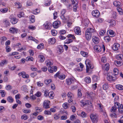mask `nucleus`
I'll return each instance as SVG.
<instances>
[{
    "label": "nucleus",
    "instance_id": "a18cd8bd",
    "mask_svg": "<svg viewBox=\"0 0 123 123\" xmlns=\"http://www.w3.org/2000/svg\"><path fill=\"white\" fill-rule=\"evenodd\" d=\"M35 110L36 111L38 112L39 113L42 111V109L40 107H36L35 108Z\"/></svg>",
    "mask_w": 123,
    "mask_h": 123
},
{
    "label": "nucleus",
    "instance_id": "39448f33",
    "mask_svg": "<svg viewBox=\"0 0 123 123\" xmlns=\"http://www.w3.org/2000/svg\"><path fill=\"white\" fill-rule=\"evenodd\" d=\"M95 31V29L91 28H88L86 31V32L88 34L92 35Z\"/></svg>",
    "mask_w": 123,
    "mask_h": 123
},
{
    "label": "nucleus",
    "instance_id": "603ef678",
    "mask_svg": "<svg viewBox=\"0 0 123 123\" xmlns=\"http://www.w3.org/2000/svg\"><path fill=\"white\" fill-rule=\"evenodd\" d=\"M113 72L115 75H117L118 74V69L116 68H115L113 69Z\"/></svg>",
    "mask_w": 123,
    "mask_h": 123
},
{
    "label": "nucleus",
    "instance_id": "f8f14e48",
    "mask_svg": "<svg viewBox=\"0 0 123 123\" xmlns=\"http://www.w3.org/2000/svg\"><path fill=\"white\" fill-rule=\"evenodd\" d=\"M92 40L94 43L96 44H98L99 42V38L95 36H93L92 37Z\"/></svg>",
    "mask_w": 123,
    "mask_h": 123
},
{
    "label": "nucleus",
    "instance_id": "f03ea898",
    "mask_svg": "<svg viewBox=\"0 0 123 123\" xmlns=\"http://www.w3.org/2000/svg\"><path fill=\"white\" fill-rule=\"evenodd\" d=\"M90 118L92 123H96L98 122V116L97 114H92L90 115Z\"/></svg>",
    "mask_w": 123,
    "mask_h": 123
},
{
    "label": "nucleus",
    "instance_id": "6ab92c4d",
    "mask_svg": "<svg viewBox=\"0 0 123 123\" xmlns=\"http://www.w3.org/2000/svg\"><path fill=\"white\" fill-rule=\"evenodd\" d=\"M8 62V61L6 60H4L1 61L0 62V66H3L4 65L6 64Z\"/></svg>",
    "mask_w": 123,
    "mask_h": 123
},
{
    "label": "nucleus",
    "instance_id": "aec40b11",
    "mask_svg": "<svg viewBox=\"0 0 123 123\" xmlns=\"http://www.w3.org/2000/svg\"><path fill=\"white\" fill-rule=\"evenodd\" d=\"M10 21L12 24H15L17 22L18 20L16 18H11Z\"/></svg>",
    "mask_w": 123,
    "mask_h": 123
},
{
    "label": "nucleus",
    "instance_id": "c9c22d12",
    "mask_svg": "<svg viewBox=\"0 0 123 123\" xmlns=\"http://www.w3.org/2000/svg\"><path fill=\"white\" fill-rule=\"evenodd\" d=\"M0 93L1 96L2 97H4L6 94L5 91L3 90H0Z\"/></svg>",
    "mask_w": 123,
    "mask_h": 123
},
{
    "label": "nucleus",
    "instance_id": "6e6d98bb",
    "mask_svg": "<svg viewBox=\"0 0 123 123\" xmlns=\"http://www.w3.org/2000/svg\"><path fill=\"white\" fill-rule=\"evenodd\" d=\"M49 67L51 68V69L53 70L54 72H56L57 69V67L55 66H52V67Z\"/></svg>",
    "mask_w": 123,
    "mask_h": 123
},
{
    "label": "nucleus",
    "instance_id": "f704fd0d",
    "mask_svg": "<svg viewBox=\"0 0 123 123\" xmlns=\"http://www.w3.org/2000/svg\"><path fill=\"white\" fill-rule=\"evenodd\" d=\"M80 54L83 56L85 57H87L88 55V53L87 52H86L83 51H81Z\"/></svg>",
    "mask_w": 123,
    "mask_h": 123
},
{
    "label": "nucleus",
    "instance_id": "58836bf2",
    "mask_svg": "<svg viewBox=\"0 0 123 123\" xmlns=\"http://www.w3.org/2000/svg\"><path fill=\"white\" fill-rule=\"evenodd\" d=\"M7 101L10 102H12L14 101L13 98L12 97L10 96L8 97L7 98Z\"/></svg>",
    "mask_w": 123,
    "mask_h": 123
},
{
    "label": "nucleus",
    "instance_id": "c756f323",
    "mask_svg": "<svg viewBox=\"0 0 123 123\" xmlns=\"http://www.w3.org/2000/svg\"><path fill=\"white\" fill-rule=\"evenodd\" d=\"M67 96L68 98L69 99H73L74 97V95L73 93L70 92H69L68 93Z\"/></svg>",
    "mask_w": 123,
    "mask_h": 123
},
{
    "label": "nucleus",
    "instance_id": "2f4dec72",
    "mask_svg": "<svg viewBox=\"0 0 123 123\" xmlns=\"http://www.w3.org/2000/svg\"><path fill=\"white\" fill-rule=\"evenodd\" d=\"M116 87L117 89L119 90H123V86L122 85L118 84L116 86Z\"/></svg>",
    "mask_w": 123,
    "mask_h": 123
},
{
    "label": "nucleus",
    "instance_id": "338daca9",
    "mask_svg": "<svg viewBox=\"0 0 123 123\" xmlns=\"http://www.w3.org/2000/svg\"><path fill=\"white\" fill-rule=\"evenodd\" d=\"M44 113L46 115H51V112L49 111H44Z\"/></svg>",
    "mask_w": 123,
    "mask_h": 123
},
{
    "label": "nucleus",
    "instance_id": "e2e57ef3",
    "mask_svg": "<svg viewBox=\"0 0 123 123\" xmlns=\"http://www.w3.org/2000/svg\"><path fill=\"white\" fill-rule=\"evenodd\" d=\"M65 77V75H60L59 76V78L61 80L64 79Z\"/></svg>",
    "mask_w": 123,
    "mask_h": 123
},
{
    "label": "nucleus",
    "instance_id": "e433bc0d",
    "mask_svg": "<svg viewBox=\"0 0 123 123\" xmlns=\"http://www.w3.org/2000/svg\"><path fill=\"white\" fill-rule=\"evenodd\" d=\"M109 22L111 24V25L112 26H113L115 25L116 24V22L115 21L113 20H111Z\"/></svg>",
    "mask_w": 123,
    "mask_h": 123
},
{
    "label": "nucleus",
    "instance_id": "3c124183",
    "mask_svg": "<svg viewBox=\"0 0 123 123\" xmlns=\"http://www.w3.org/2000/svg\"><path fill=\"white\" fill-rule=\"evenodd\" d=\"M98 106L99 109L100 110V111H103V107L101 103H99L98 104Z\"/></svg>",
    "mask_w": 123,
    "mask_h": 123
},
{
    "label": "nucleus",
    "instance_id": "cd10ccee",
    "mask_svg": "<svg viewBox=\"0 0 123 123\" xmlns=\"http://www.w3.org/2000/svg\"><path fill=\"white\" fill-rule=\"evenodd\" d=\"M63 107L65 109H67L69 107V104L65 102L63 104Z\"/></svg>",
    "mask_w": 123,
    "mask_h": 123
},
{
    "label": "nucleus",
    "instance_id": "20e7f679",
    "mask_svg": "<svg viewBox=\"0 0 123 123\" xmlns=\"http://www.w3.org/2000/svg\"><path fill=\"white\" fill-rule=\"evenodd\" d=\"M92 14L93 17L96 18L99 17L100 15L99 11L96 10H93L92 12Z\"/></svg>",
    "mask_w": 123,
    "mask_h": 123
},
{
    "label": "nucleus",
    "instance_id": "4be33fe9",
    "mask_svg": "<svg viewBox=\"0 0 123 123\" xmlns=\"http://www.w3.org/2000/svg\"><path fill=\"white\" fill-rule=\"evenodd\" d=\"M29 18L30 21L32 23H33L35 22V17L34 15H31L29 17Z\"/></svg>",
    "mask_w": 123,
    "mask_h": 123
},
{
    "label": "nucleus",
    "instance_id": "f257e3e1",
    "mask_svg": "<svg viewBox=\"0 0 123 123\" xmlns=\"http://www.w3.org/2000/svg\"><path fill=\"white\" fill-rule=\"evenodd\" d=\"M86 66V71L88 73L90 69H92L94 68V66L92 62L88 59L87 60L85 61Z\"/></svg>",
    "mask_w": 123,
    "mask_h": 123
},
{
    "label": "nucleus",
    "instance_id": "6e6552de",
    "mask_svg": "<svg viewBox=\"0 0 123 123\" xmlns=\"http://www.w3.org/2000/svg\"><path fill=\"white\" fill-rule=\"evenodd\" d=\"M52 25V24L51 23L47 22L44 24L43 25L46 29L49 30L51 29Z\"/></svg>",
    "mask_w": 123,
    "mask_h": 123
},
{
    "label": "nucleus",
    "instance_id": "dca6fc26",
    "mask_svg": "<svg viewBox=\"0 0 123 123\" xmlns=\"http://www.w3.org/2000/svg\"><path fill=\"white\" fill-rule=\"evenodd\" d=\"M66 84L68 85H70L74 82L73 79L71 78H70L66 80Z\"/></svg>",
    "mask_w": 123,
    "mask_h": 123
},
{
    "label": "nucleus",
    "instance_id": "1a4fd4ad",
    "mask_svg": "<svg viewBox=\"0 0 123 123\" xmlns=\"http://www.w3.org/2000/svg\"><path fill=\"white\" fill-rule=\"evenodd\" d=\"M107 80L109 81H114L116 80L115 78L111 75L110 73H108L107 74Z\"/></svg>",
    "mask_w": 123,
    "mask_h": 123
},
{
    "label": "nucleus",
    "instance_id": "864d4df0",
    "mask_svg": "<svg viewBox=\"0 0 123 123\" xmlns=\"http://www.w3.org/2000/svg\"><path fill=\"white\" fill-rule=\"evenodd\" d=\"M15 4L16 6H18V8H20L22 6L21 4L18 2H16L15 3Z\"/></svg>",
    "mask_w": 123,
    "mask_h": 123
},
{
    "label": "nucleus",
    "instance_id": "72a5a7b5",
    "mask_svg": "<svg viewBox=\"0 0 123 123\" xmlns=\"http://www.w3.org/2000/svg\"><path fill=\"white\" fill-rule=\"evenodd\" d=\"M113 4L115 6L118 7L120 6V3L119 1H115L114 2Z\"/></svg>",
    "mask_w": 123,
    "mask_h": 123
},
{
    "label": "nucleus",
    "instance_id": "9b49d317",
    "mask_svg": "<svg viewBox=\"0 0 123 123\" xmlns=\"http://www.w3.org/2000/svg\"><path fill=\"white\" fill-rule=\"evenodd\" d=\"M86 94L89 95L92 99H94V98L96 96V93L94 91L91 92L89 93L87 92Z\"/></svg>",
    "mask_w": 123,
    "mask_h": 123
},
{
    "label": "nucleus",
    "instance_id": "473e14b6",
    "mask_svg": "<svg viewBox=\"0 0 123 123\" xmlns=\"http://www.w3.org/2000/svg\"><path fill=\"white\" fill-rule=\"evenodd\" d=\"M8 10V9L7 8H1L0 9V11L2 13H5Z\"/></svg>",
    "mask_w": 123,
    "mask_h": 123
},
{
    "label": "nucleus",
    "instance_id": "4d7b16f0",
    "mask_svg": "<svg viewBox=\"0 0 123 123\" xmlns=\"http://www.w3.org/2000/svg\"><path fill=\"white\" fill-rule=\"evenodd\" d=\"M52 34L53 36H55L56 35L57 32L55 30H52L51 31Z\"/></svg>",
    "mask_w": 123,
    "mask_h": 123
},
{
    "label": "nucleus",
    "instance_id": "0eeeda50",
    "mask_svg": "<svg viewBox=\"0 0 123 123\" xmlns=\"http://www.w3.org/2000/svg\"><path fill=\"white\" fill-rule=\"evenodd\" d=\"M49 101L48 100L44 101L43 103V107L46 109L49 108Z\"/></svg>",
    "mask_w": 123,
    "mask_h": 123
},
{
    "label": "nucleus",
    "instance_id": "5701e85b",
    "mask_svg": "<svg viewBox=\"0 0 123 123\" xmlns=\"http://www.w3.org/2000/svg\"><path fill=\"white\" fill-rule=\"evenodd\" d=\"M49 43L54 44L56 42V40L54 38H52L49 39Z\"/></svg>",
    "mask_w": 123,
    "mask_h": 123
},
{
    "label": "nucleus",
    "instance_id": "393cba45",
    "mask_svg": "<svg viewBox=\"0 0 123 123\" xmlns=\"http://www.w3.org/2000/svg\"><path fill=\"white\" fill-rule=\"evenodd\" d=\"M38 58L40 61L41 62H43L45 60V58L43 55H38Z\"/></svg>",
    "mask_w": 123,
    "mask_h": 123
},
{
    "label": "nucleus",
    "instance_id": "c85d7f7f",
    "mask_svg": "<svg viewBox=\"0 0 123 123\" xmlns=\"http://www.w3.org/2000/svg\"><path fill=\"white\" fill-rule=\"evenodd\" d=\"M123 56L122 54H119L116 56V58L117 60L122 61V57Z\"/></svg>",
    "mask_w": 123,
    "mask_h": 123
},
{
    "label": "nucleus",
    "instance_id": "69168bd1",
    "mask_svg": "<svg viewBox=\"0 0 123 123\" xmlns=\"http://www.w3.org/2000/svg\"><path fill=\"white\" fill-rule=\"evenodd\" d=\"M80 102L81 103V106H84L87 104V103H86L83 100H81L80 101Z\"/></svg>",
    "mask_w": 123,
    "mask_h": 123
},
{
    "label": "nucleus",
    "instance_id": "49530a36",
    "mask_svg": "<svg viewBox=\"0 0 123 123\" xmlns=\"http://www.w3.org/2000/svg\"><path fill=\"white\" fill-rule=\"evenodd\" d=\"M106 32V31L105 30H101L99 32V34L101 36H103L105 33Z\"/></svg>",
    "mask_w": 123,
    "mask_h": 123
},
{
    "label": "nucleus",
    "instance_id": "9d476101",
    "mask_svg": "<svg viewBox=\"0 0 123 123\" xmlns=\"http://www.w3.org/2000/svg\"><path fill=\"white\" fill-rule=\"evenodd\" d=\"M74 31L75 33L77 35H80L81 34V31L80 27H75L74 29Z\"/></svg>",
    "mask_w": 123,
    "mask_h": 123
},
{
    "label": "nucleus",
    "instance_id": "4468645a",
    "mask_svg": "<svg viewBox=\"0 0 123 123\" xmlns=\"http://www.w3.org/2000/svg\"><path fill=\"white\" fill-rule=\"evenodd\" d=\"M120 45L118 43H114L112 49L114 50H117L119 48Z\"/></svg>",
    "mask_w": 123,
    "mask_h": 123
},
{
    "label": "nucleus",
    "instance_id": "f3484780",
    "mask_svg": "<svg viewBox=\"0 0 123 123\" xmlns=\"http://www.w3.org/2000/svg\"><path fill=\"white\" fill-rule=\"evenodd\" d=\"M66 12V11L65 9H63L62 11L61 12V18L63 19L66 20V19L65 17L64 14Z\"/></svg>",
    "mask_w": 123,
    "mask_h": 123
},
{
    "label": "nucleus",
    "instance_id": "7ed1b4c3",
    "mask_svg": "<svg viewBox=\"0 0 123 123\" xmlns=\"http://www.w3.org/2000/svg\"><path fill=\"white\" fill-rule=\"evenodd\" d=\"M94 49L96 51L98 52H100L103 49V51L105 50V47L104 45H102V48L99 45H97L95 46L94 48Z\"/></svg>",
    "mask_w": 123,
    "mask_h": 123
},
{
    "label": "nucleus",
    "instance_id": "de8ad7c7",
    "mask_svg": "<svg viewBox=\"0 0 123 123\" xmlns=\"http://www.w3.org/2000/svg\"><path fill=\"white\" fill-rule=\"evenodd\" d=\"M117 10L120 15L122 14L123 11L121 8L118 7L117 8Z\"/></svg>",
    "mask_w": 123,
    "mask_h": 123
},
{
    "label": "nucleus",
    "instance_id": "680f3d73",
    "mask_svg": "<svg viewBox=\"0 0 123 123\" xmlns=\"http://www.w3.org/2000/svg\"><path fill=\"white\" fill-rule=\"evenodd\" d=\"M28 117L26 115H24L21 116V118L22 119L26 120L28 119Z\"/></svg>",
    "mask_w": 123,
    "mask_h": 123
},
{
    "label": "nucleus",
    "instance_id": "a211bd4d",
    "mask_svg": "<svg viewBox=\"0 0 123 123\" xmlns=\"http://www.w3.org/2000/svg\"><path fill=\"white\" fill-rule=\"evenodd\" d=\"M92 79L94 82H97L99 80V78L98 76L94 75L92 77Z\"/></svg>",
    "mask_w": 123,
    "mask_h": 123
},
{
    "label": "nucleus",
    "instance_id": "a19ab883",
    "mask_svg": "<svg viewBox=\"0 0 123 123\" xmlns=\"http://www.w3.org/2000/svg\"><path fill=\"white\" fill-rule=\"evenodd\" d=\"M118 111L119 112L121 113H123V105L121 104L119 108H118Z\"/></svg>",
    "mask_w": 123,
    "mask_h": 123
},
{
    "label": "nucleus",
    "instance_id": "bf43d9fd",
    "mask_svg": "<svg viewBox=\"0 0 123 123\" xmlns=\"http://www.w3.org/2000/svg\"><path fill=\"white\" fill-rule=\"evenodd\" d=\"M5 88L6 90H9L12 88V87L10 85H8L6 86Z\"/></svg>",
    "mask_w": 123,
    "mask_h": 123
},
{
    "label": "nucleus",
    "instance_id": "79ce46f5",
    "mask_svg": "<svg viewBox=\"0 0 123 123\" xmlns=\"http://www.w3.org/2000/svg\"><path fill=\"white\" fill-rule=\"evenodd\" d=\"M54 96V94L53 92H50L49 93V96L51 98L53 99Z\"/></svg>",
    "mask_w": 123,
    "mask_h": 123
},
{
    "label": "nucleus",
    "instance_id": "052dcab7",
    "mask_svg": "<svg viewBox=\"0 0 123 123\" xmlns=\"http://www.w3.org/2000/svg\"><path fill=\"white\" fill-rule=\"evenodd\" d=\"M24 13L23 12H20V13L18 14L17 15L19 18H21L22 17H24Z\"/></svg>",
    "mask_w": 123,
    "mask_h": 123
},
{
    "label": "nucleus",
    "instance_id": "0e129e2a",
    "mask_svg": "<svg viewBox=\"0 0 123 123\" xmlns=\"http://www.w3.org/2000/svg\"><path fill=\"white\" fill-rule=\"evenodd\" d=\"M115 106L116 108L117 109V108H119L120 107V103H115V105L113 106Z\"/></svg>",
    "mask_w": 123,
    "mask_h": 123
},
{
    "label": "nucleus",
    "instance_id": "412c9836",
    "mask_svg": "<svg viewBox=\"0 0 123 123\" xmlns=\"http://www.w3.org/2000/svg\"><path fill=\"white\" fill-rule=\"evenodd\" d=\"M107 33L111 36V37H113L115 35V33L114 31L111 30H109L107 32Z\"/></svg>",
    "mask_w": 123,
    "mask_h": 123
},
{
    "label": "nucleus",
    "instance_id": "774afa93",
    "mask_svg": "<svg viewBox=\"0 0 123 123\" xmlns=\"http://www.w3.org/2000/svg\"><path fill=\"white\" fill-rule=\"evenodd\" d=\"M119 123H123V116L120 117V119L118 121Z\"/></svg>",
    "mask_w": 123,
    "mask_h": 123
},
{
    "label": "nucleus",
    "instance_id": "423d86ee",
    "mask_svg": "<svg viewBox=\"0 0 123 123\" xmlns=\"http://www.w3.org/2000/svg\"><path fill=\"white\" fill-rule=\"evenodd\" d=\"M18 74L19 76H21L24 78L28 79L29 78V76L28 74H26L25 72H22L19 73Z\"/></svg>",
    "mask_w": 123,
    "mask_h": 123
},
{
    "label": "nucleus",
    "instance_id": "4c0bfd02",
    "mask_svg": "<svg viewBox=\"0 0 123 123\" xmlns=\"http://www.w3.org/2000/svg\"><path fill=\"white\" fill-rule=\"evenodd\" d=\"M72 2V4L75 5H77L78 3V0H70Z\"/></svg>",
    "mask_w": 123,
    "mask_h": 123
},
{
    "label": "nucleus",
    "instance_id": "13d9d810",
    "mask_svg": "<svg viewBox=\"0 0 123 123\" xmlns=\"http://www.w3.org/2000/svg\"><path fill=\"white\" fill-rule=\"evenodd\" d=\"M52 81V80L51 79H47L45 80V82L46 84H49Z\"/></svg>",
    "mask_w": 123,
    "mask_h": 123
},
{
    "label": "nucleus",
    "instance_id": "7c9ffc66",
    "mask_svg": "<svg viewBox=\"0 0 123 123\" xmlns=\"http://www.w3.org/2000/svg\"><path fill=\"white\" fill-rule=\"evenodd\" d=\"M92 35L91 34H89L85 32L86 37L87 40H89L91 39Z\"/></svg>",
    "mask_w": 123,
    "mask_h": 123
},
{
    "label": "nucleus",
    "instance_id": "8fccbe9b",
    "mask_svg": "<svg viewBox=\"0 0 123 123\" xmlns=\"http://www.w3.org/2000/svg\"><path fill=\"white\" fill-rule=\"evenodd\" d=\"M104 20V19L101 18H98L96 21V22L98 23H102Z\"/></svg>",
    "mask_w": 123,
    "mask_h": 123
},
{
    "label": "nucleus",
    "instance_id": "b1692460",
    "mask_svg": "<svg viewBox=\"0 0 123 123\" xmlns=\"http://www.w3.org/2000/svg\"><path fill=\"white\" fill-rule=\"evenodd\" d=\"M115 64L117 66H120L122 64V61H115L114 62Z\"/></svg>",
    "mask_w": 123,
    "mask_h": 123
},
{
    "label": "nucleus",
    "instance_id": "2eb2a0df",
    "mask_svg": "<svg viewBox=\"0 0 123 123\" xmlns=\"http://www.w3.org/2000/svg\"><path fill=\"white\" fill-rule=\"evenodd\" d=\"M60 23V22L59 21H55L53 24V25L54 28H57L59 27Z\"/></svg>",
    "mask_w": 123,
    "mask_h": 123
},
{
    "label": "nucleus",
    "instance_id": "ea45409f",
    "mask_svg": "<svg viewBox=\"0 0 123 123\" xmlns=\"http://www.w3.org/2000/svg\"><path fill=\"white\" fill-rule=\"evenodd\" d=\"M73 42V40L71 39H67L64 42L65 44H69Z\"/></svg>",
    "mask_w": 123,
    "mask_h": 123
},
{
    "label": "nucleus",
    "instance_id": "bb28decb",
    "mask_svg": "<svg viewBox=\"0 0 123 123\" xmlns=\"http://www.w3.org/2000/svg\"><path fill=\"white\" fill-rule=\"evenodd\" d=\"M46 66L49 67L50 65H52L53 64V62L49 60H47L46 61Z\"/></svg>",
    "mask_w": 123,
    "mask_h": 123
},
{
    "label": "nucleus",
    "instance_id": "09e8293b",
    "mask_svg": "<svg viewBox=\"0 0 123 123\" xmlns=\"http://www.w3.org/2000/svg\"><path fill=\"white\" fill-rule=\"evenodd\" d=\"M108 86L107 84H104L103 85V88L104 90H106L108 88Z\"/></svg>",
    "mask_w": 123,
    "mask_h": 123
},
{
    "label": "nucleus",
    "instance_id": "37998d69",
    "mask_svg": "<svg viewBox=\"0 0 123 123\" xmlns=\"http://www.w3.org/2000/svg\"><path fill=\"white\" fill-rule=\"evenodd\" d=\"M109 66L110 65L108 63H106L105 64L104 67V69L105 70H106L107 71H108L109 70Z\"/></svg>",
    "mask_w": 123,
    "mask_h": 123
},
{
    "label": "nucleus",
    "instance_id": "a878e982",
    "mask_svg": "<svg viewBox=\"0 0 123 123\" xmlns=\"http://www.w3.org/2000/svg\"><path fill=\"white\" fill-rule=\"evenodd\" d=\"M85 81L87 83H89L91 82V79L89 77H86L85 79Z\"/></svg>",
    "mask_w": 123,
    "mask_h": 123
},
{
    "label": "nucleus",
    "instance_id": "ddd939ff",
    "mask_svg": "<svg viewBox=\"0 0 123 123\" xmlns=\"http://www.w3.org/2000/svg\"><path fill=\"white\" fill-rule=\"evenodd\" d=\"M9 30L10 32L12 33H17L18 32V29L14 27L10 28Z\"/></svg>",
    "mask_w": 123,
    "mask_h": 123
},
{
    "label": "nucleus",
    "instance_id": "5fc2aeb1",
    "mask_svg": "<svg viewBox=\"0 0 123 123\" xmlns=\"http://www.w3.org/2000/svg\"><path fill=\"white\" fill-rule=\"evenodd\" d=\"M67 37L69 38H70L73 39H75V37L74 35L72 34H68L67 35Z\"/></svg>",
    "mask_w": 123,
    "mask_h": 123
},
{
    "label": "nucleus",
    "instance_id": "c03bdc74",
    "mask_svg": "<svg viewBox=\"0 0 123 123\" xmlns=\"http://www.w3.org/2000/svg\"><path fill=\"white\" fill-rule=\"evenodd\" d=\"M44 47V44L43 43H41L39 44L37 47V48L38 49H42Z\"/></svg>",
    "mask_w": 123,
    "mask_h": 123
}]
</instances>
